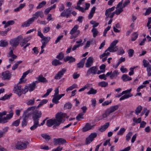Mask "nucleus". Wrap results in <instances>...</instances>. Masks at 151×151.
<instances>
[{
	"mask_svg": "<svg viewBox=\"0 0 151 151\" xmlns=\"http://www.w3.org/2000/svg\"><path fill=\"white\" fill-rule=\"evenodd\" d=\"M42 114L41 111L38 110L35 111L34 112V114L32 116V119L34 121V124L30 127L32 130L35 129L38 126H40L39 124V118L41 117Z\"/></svg>",
	"mask_w": 151,
	"mask_h": 151,
	"instance_id": "nucleus-1",
	"label": "nucleus"
},
{
	"mask_svg": "<svg viewBox=\"0 0 151 151\" xmlns=\"http://www.w3.org/2000/svg\"><path fill=\"white\" fill-rule=\"evenodd\" d=\"M66 116V114L65 113L62 112L58 113L55 115V120L57 123L56 125L59 126L61 123H63L65 121V117L67 118L68 117V116Z\"/></svg>",
	"mask_w": 151,
	"mask_h": 151,
	"instance_id": "nucleus-2",
	"label": "nucleus"
},
{
	"mask_svg": "<svg viewBox=\"0 0 151 151\" xmlns=\"http://www.w3.org/2000/svg\"><path fill=\"white\" fill-rule=\"evenodd\" d=\"M22 36L20 35L17 37L9 41V44L12 47L13 50H14V48H16L18 45L19 42L22 40Z\"/></svg>",
	"mask_w": 151,
	"mask_h": 151,
	"instance_id": "nucleus-3",
	"label": "nucleus"
},
{
	"mask_svg": "<svg viewBox=\"0 0 151 151\" xmlns=\"http://www.w3.org/2000/svg\"><path fill=\"white\" fill-rule=\"evenodd\" d=\"M118 41L117 40H114L111 42L110 46L105 50V52L109 51L110 52H114L117 51L118 50V46H115Z\"/></svg>",
	"mask_w": 151,
	"mask_h": 151,
	"instance_id": "nucleus-4",
	"label": "nucleus"
},
{
	"mask_svg": "<svg viewBox=\"0 0 151 151\" xmlns=\"http://www.w3.org/2000/svg\"><path fill=\"white\" fill-rule=\"evenodd\" d=\"M78 27V25H76L70 31V34L71 35L70 39L75 38L79 35L80 32L79 30H77Z\"/></svg>",
	"mask_w": 151,
	"mask_h": 151,
	"instance_id": "nucleus-5",
	"label": "nucleus"
},
{
	"mask_svg": "<svg viewBox=\"0 0 151 151\" xmlns=\"http://www.w3.org/2000/svg\"><path fill=\"white\" fill-rule=\"evenodd\" d=\"M27 145L25 142H18L15 145V148L18 150H23L26 148Z\"/></svg>",
	"mask_w": 151,
	"mask_h": 151,
	"instance_id": "nucleus-6",
	"label": "nucleus"
},
{
	"mask_svg": "<svg viewBox=\"0 0 151 151\" xmlns=\"http://www.w3.org/2000/svg\"><path fill=\"white\" fill-rule=\"evenodd\" d=\"M56 124H57V123L55 119L48 120L46 122L47 125L49 127L54 125L52 127L54 129L56 128V127L59 126H58L56 125Z\"/></svg>",
	"mask_w": 151,
	"mask_h": 151,
	"instance_id": "nucleus-7",
	"label": "nucleus"
},
{
	"mask_svg": "<svg viewBox=\"0 0 151 151\" xmlns=\"http://www.w3.org/2000/svg\"><path fill=\"white\" fill-rule=\"evenodd\" d=\"M23 89L21 88V86H17L14 87V93L20 96L23 93Z\"/></svg>",
	"mask_w": 151,
	"mask_h": 151,
	"instance_id": "nucleus-8",
	"label": "nucleus"
},
{
	"mask_svg": "<svg viewBox=\"0 0 151 151\" xmlns=\"http://www.w3.org/2000/svg\"><path fill=\"white\" fill-rule=\"evenodd\" d=\"M98 68L97 66H94L90 67L87 71L86 74L89 76L91 73L93 74H95L96 73L98 70Z\"/></svg>",
	"mask_w": 151,
	"mask_h": 151,
	"instance_id": "nucleus-9",
	"label": "nucleus"
},
{
	"mask_svg": "<svg viewBox=\"0 0 151 151\" xmlns=\"http://www.w3.org/2000/svg\"><path fill=\"white\" fill-rule=\"evenodd\" d=\"M66 70L64 68L59 71L55 76L54 78L56 80L60 79L66 72Z\"/></svg>",
	"mask_w": 151,
	"mask_h": 151,
	"instance_id": "nucleus-10",
	"label": "nucleus"
},
{
	"mask_svg": "<svg viewBox=\"0 0 151 151\" xmlns=\"http://www.w3.org/2000/svg\"><path fill=\"white\" fill-rule=\"evenodd\" d=\"M53 142L54 145H58L63 144L66 142V141L64 139L58 138L54 139Z\"/></svg>",
	"mask_w": 151,
	"mask_h": 151,
	"instance_id": "nucleus-11",
	"label": "nucleus"
},
{
	"mask_svg": "<svg viewBox=\"0 0 151 151\" xmlns=\"http://www.w3.org/2000/svg\"><path fill=\"white\" fill-rule=\"evenodd\" d=\"M35 18L36 17H33L32 18L29 19L27 21L23 23L22 25V27L29 26L30 24L34 22Z\"/></svg>",
	"mask_w": 151,
	"mask_h": 151,
	"instance_id": "nucleus-12",
	"label": "nucleus"
},
{
	"mask_svg": "<svg viewBox=\"0 0 151 151\" xmlns=\"http://www.w3.org/2000/svg\"><path fill=\"white\" fill-rule=\"evenodd\" d=\"M71 11L69 9L64 10L61 14V16L62 17H69L71 16Z\"/></svg>",
	"mask_w": 151,
	"mask_h": 151,
	"instance_id": "nucleus-13",
	"label": "nucleus"
},
{
	"mask_svg": "<svg viewBox=\"0 0 151 151\" xmlns=\"http://www.w3.org/2000/svg\"><path fill=\"white\" fill-rule=\"evenodd\" d=\"M94 126L95 125L94 124H92L89 123H87L85 126L83 128L82 131L83 132H86L90 130L93 128Z\"/></svg>",
	"mask_w": 151,
	"mask_h": 151,
	"instance_id": "nucleus-14",
	"label": "nucleus"
},
{
	"mask_svg": "<svg viewBox=\"0 0 151 151\" xmlns=\"http://www.w3.org/2000/svg\"><path fill=\"white\" fill-rule=\"evenodd\" d=\"M36 79L37 80V81H35V82L37 83L40 82L43 83H46L47 82V80L46 79L43 77L42 75H40L37 77L36 78Z\"/></svg>",
	"mask_w": 151,
	"mask_h": 151,
	"instance_id": "nucleus-15",
	"label": "nucleus"
},
{
	"mask_svg": "<svg viewBox=\"0 0 151 151\" xmlns=\"http://www.w3.org/2000/svg\"><path fill=\"white\" fill-rule=\"evenodd\" d=\"M11 75L9 71H6L2 73V78L4 80H9L11 78Z\"/></svg>",
	"mask_w": 151,
	"mask_h": 151,
	"instance_id": "nucleus-16",
	"label": "nucleus"
},
{
	"mask_svg": "<svg viewBox=\"0 0 151 151\" xmlns=\"http://www.w3.org/2000/svg\"><path fill=\"white\" fill-rule=\"evenodd\" d=\"M93 63V58L92 57H89L86 60L85 63L86 67V68L90 67L92 65Z\"/></svg>",
	"mask_w": 151,
	"mask_h": 151,
	"instance_id": "nucleus-17",
	"label": "nucleus"
},
{
	"mask_svg": "<svg viewBox=\"0 0 151 151\" xmlns=\"http://www.w3.org/2000/svg\"><path fill=\"white\" fill-rule=\"evenodd\" d=\"M32 70L30 71V70H28L27 71L24 73L23 74V75L22 76L21 78L20 79V81L19 82V83L20 84L22 83V82L24 81L23 80L24 79V78L26 77L27 75L29 73H32Z\"/></svg>",
	"mask_w": 151,
	"mask_h": 151,
	"instance_id": "nucleus-18",
	"label": "nucleus"
},
{
	"mask_svg": "<svg viewBox=\"0 0 151 151\" xmlns=\"http://www.w3.org/2000/svg\"><path fill=\"white\" fill-rule=\"evenodd\" d=\"M64 60L65 62L69 61V63H70L75 62L76 59L72 56H67L64 58Z\"/></svg>",
	"mask_w": 151,
	"mask_h": 151,
	"instance_id": "nucleus-19",
	"label": "nucleus"
},
{
	"mask_svg": "<svg viewBox=\"0 0 151 151\" xmlns=\"http://www.w3.org/2000/svg\"><path fill=\"white\" fill-rule=\"evenodd\" d=\"M119 107L118 105L112 106L110 107L109 109H107L110 114L116 110H117Z\"/></svg>",
	"mask_w": 151,
	"mask_h": 151,
	"instance_id": "nucleus-20",
	"label": "nucleus"
},
{
	"mask_svg": "<svg viewBox=\"0 0 151 151\" xmlns=\"http://www.w3.org/2000/svg\"><path fill=\"white\" fill-rule=\"evenodd\" d=\"M44 15L42 12L41 11H38L36 12L35 14H33V17H36L35 19H37L39 17H40L41 18H42L44 17Z\"/></svg>",
	"mask_w": 151,
	"mask_h": 151,
	"instance_id": "nucleus-21",
	"label": "nucleus"
},
{
	"mask_svg": "<svg viewBox=\"0 0 151 151\" xmlns=\"http://www.w3.org/2000/svg\"><path fill=\"white\" fill-rule=\"evenodd\" d=\"M86 58H83L81 61L77 64L78 68H82L83 67Z\"/></svg>",
	"mask_w": 151,
	"mask_h": 151,
	"instance_id": "nucleus-22",
	"label": "nucleus"
},
{
	"mask_svg": "<svg viewBox=\"0 0 151 151\" xmlns=\"http://www.w3.org/2000/svg\"><path fill=\"white\" fill-rule=\"evenodd\" d=\"M23 119L22 122V125L23 127L25 126L27 124L28 116L27 115H23Z\"/></svg>",
	"mask_w": 151,
	"mask_h": 151,
	"instance_id": "nucleus-23",
	"label": "nucleus"
},
{
	"mask_svg": "<svg viewBox=\"0 0 151 151\" xmlns=\"http://www.w3.org/2000/svg\"><path fill=\"white\" fill-rule=\"evenodd\" d=\"M36 82H34L33 83L31 84H30L29 85L28 87L29 88V91L30 92H31L36 87Z\"/></svg>",
	"mask_w": 151,
	"mask_h": 151,
	"instance_id": "nucleus-24",
	"label": "nucleus"
},
{
	"mask_svg": "<svg viewBox=\"0 0 151 151\" xmlns=\"http://www.w3.org/2000/svg\"><path fill=\"white\" fill-rule=\"evenodd\" d=\"M109 125V123L107 122L106 123L101 127L99 129V131L102 132L105 130Z\"/></svg>",
	"mask_w": 151,
	"mask_h": 151,
	"instance_id": "nucleus-25",
	"label": "nucleus"
},
{
	"mask_svg": "<svg viewBox=\"0 0 151 151\" xmlns=\"http://www.w3.org/2000/svg\"><path fill=\"white\" fill-rule=\"evenodd\" d=\"M62 63L60 62L57 59H55L53 60L52 62V64L55 66H57V65H61Z\"/></svg>",
	"mask_w": 151,
	"mask_h": 151,
	"instance_id": "nucleus-26",
	"label": "nucleus"
},
{
	"mask_svg": "<svg viewBox=\"0 0 151 151\" xmlns=\"http://www.w3.org/2000/svg\"><path fill=\"white\" fill-rule=\"evenodd\" d=\"M122 78L124 81H126L132 80V78L129 77V76L127 74L123 75L122 76Z\"/></svg>",
	"mask_w": 151,
	"mask_h": 151,
	"instance_id": "nucleus-27",
	"label": "nucleus"
},
{
	"mask_svg": "<svg viewBox=\"0 0 151 151\" xmlns=\"http://www.w3.org/2000/svg\"><path fill=\"white\" fill-rule=\"evenodd\" d=\"M3 116L1 112H0V123H5L7 122V121H6V117H3Z\"/></svg>",
	"mask_w": 151,
	"mask_h": 151,
	"instance_id": "nucleus-28",
	"label": "nucleus"
},
{
	"mask_svg": "<svg viewBox=\"0 0 151 151\" xmlns=\"http://www.w3.org/2000/svg\"><path fill=\"white\" fill-rule=\"evenodd\" d=\"M35 101L34 98L31 99H28L26 102V104L29 106H32L34 105Z\"/></svg>",
	"mask_w": 151,
	"mask_h": 151,
	"instance_id": "nucleus-29",
	"label": "nucleus"
},
{
	"mask_svg": "<svg viewBox=\"0 0 151 151\" xmlns=\"http://www.w3.org/2000/svg\"><path fill=\"white\" fill-rule=\"evenodd\" d=\"M133 95L131 93H129L128 94L124 95L119 99V100L121 101L125 99L128 98L130 97H132Z\"/></svg>",
	"mask_w": 151,
	"mask_h": 151,
	"instance_id": "nucleus-30",
	"label": "nucleus"
},
{
	"mask_svg": "<svg viewBox=\"0 0 151 151\" xmlns=\"http://www.w3.org/2000/svg\"><path fill=\"white\" fill-rule=\"evenodd\" d=\"M37 107L36 106H32L29 107L27 110L26 111L27 112H29L30 111H34V112L35 111H36V110H35L36 109H37L36 108Z\"/></svg>",
	"mask_w": 151,
	"mask_h": 151,
	"instance_id": "nucleus-31",
	"label": "nucleus"
},
{
	"mask_svg": "<svg viewBox=\"0 0 151 151\" xmlns=\"http://www.w3.org/2000/svg\"><path fill=\"white\" fill-rule=\"evenodd\" d=\"M53 98L52 99V101L53 103L57 104L59 102L58 100L60 99H59V97L58 95L57 96H53Z\"/></svg>",
	"mask_w": 151,
	"mask_h": 151,
	"instance_id": "nucleus-32",
	"label": "nucleus"
},
{
	"mask_svg": "<svg viewBox=\"0 0 151 151\" xmlns=\"http://www.w3.org/2000/svg\"><path fill=\"white\" fill-rule=\"evenodd\" d=\"M115 9V7L114 6L106 10L105 14L106 16H107L109 13L111 12L114 11Z\"/></svg>",
	"mask_w": 151,
	"mask_h": 151,
	"instance_id": "nucleus-33",
	"label": "nucleus"
},
{
	"mask_svg": "<svg viewBox=\"0 0 151 151\" xmlns=\"http://www.w3.org/2000/svg\"><path fill=\"white\" fill-rule=\"evenodd\" d=\"M108 83L105 81H101L99 83L98 85L102 87H105L108 86Z\"/></svg>",
	"mask_w": 151,
	"mask_h": 151,
	"instance_id": "nucleus-34",
	"label": "nucleus"
},
{
	"mask_svg": "<svg viewBox=\"0 0 151 151\" xmlns=\"http://www.w3.org/2000/svg\"><path fill=\"white\" fill-rule=\"evenodd\" d=\"M31 38V37L29 36V39L28 40H26V39H24L23 40V41L21 42L20 44V45L21 47H23L26 44V43L28 42Z\"/></svg>",
	"mask_w": 151,
	"mask_h": 151,
	"instance_id": "nucleus-35",
	"label": "nucleus"
},
{
	"mask_svg": "<svg viewBox=\"0 0 151 151\" xmlns=\"http://www.w3.org/2000/svg\"><path fill=\"white\" fill-rule=\"evenodd\" d=\"M64 58V54L63 53L61 52L56 57V58L58 59L59 60H62Z\"/></svg>",
	"mask_w": 151,
	"mask_h": 151,
	"instance_id": "nucleus-36",
	"label": "nucleus"
},
{
	"mask_svg": "<svg viewBox=\"0 0 151 151\" xmlns=\"http://www.w3.org/2000/svg\"><path fill=\"white\" fill-rule=\"evenodd\" d=\"M72 105L71 103L68 102L64 105V107L65 109H69L72 107Z\"/></svg>",
	"mask_w": 151,
	"mask_h": 151,
	"instance_id": "nucleus-37",
	"label": "nucleus"
},
{
	"mask_svg": "<svg viewBox=\"0 0 151 151\" xmlns=\"http://www.w3.org/2000/svg\"><path fill=\"white\" fill-rule=\"evenodd\" d=\"M41 136L43 138L45 139L46 140L48 141L51 139L50 136L46 134H42Z\"/></svg>",
	"mask_w": 151,
	"mask_h": 151,
	"instance_id": "nucleus-38",
	"label": "nucleus"
},
{
	"mask_svg": "<svg viewBox=\"0 0 151 151\" xmlns=\"http://www.w3.org/2000/svg\"><path fill=\"white\" fill-rule=\"evenodd\" d=\"M91 31L93 33V36L94 37H95L99 33V32L96 28H93Z\"/></svg>",
	"mask_w": 151,
	"mask_h": 151,
	"instance_id": "nucleus-39",
	"label": "nucleus"
},
{
	"mask_svg": "<svg viewBox=\"0 0 151 151\" xmlns=\"http://www.w3.org/2000/svg\"><path fill=\"white\" fill-rule=\"evenodd\" d=\"M142 109V107L140 106H138L136 109L135 110V114L137 115H138V114L140 113Z\"/></svg>",
	"mask_w": 151,
	"mask_h": 151,
	"instance_id": "nucleus-40",
	"label": "nucleus"
},
{
	"mask_svg": "<svg viewBox=\"0 0 151 151\" xmlns=\"http://www.w3.org/2000/svg\"><path fill=\"white\" fill-rule=\"evenodd\" d=\"M97 136V134L94 132L91 133L89 136L88 137L90 138L91 141H93L94 139Z\"/></svg>",
	"mask_w": 151,
	"mask_h": 151,
	"instance_id": "nucleus-41",
	"label": "nucleus"
},
{
	"mask_svg": "<svg viewBox=\"0 0 151 151\" xmlns=\"http://www.w3.org/2000/svg\"><path fill=\"white\" fill-rule=\"evenodd\" d=\"M97 92L96 90L94 89L93 88H91L90 91L87 93L88 94H95Z\"/></svg>",
	"mask_w": 151,
	"mask_h": 151,
	"instance_id": "nucleus-42",
	"label": "nucleus"
},
{
	"mask_svg": "<svg viewBox=\"0 0 151 151\" xmlns=\"http://www.w3.org/2000/svg\"><path fill=\"white\" fill-rule=\"evenodd\" d=\"M46 3V2L45 1H42L38 5L37 7V9L41 8L45 5Z\"/></svg>",
	"mask_w": 151,
	"mask_h": 151,
	"instance_id": "nucleus-43",
	"label": "nucleus"
},
{
	"mask_svg": "<svg viewBox=\"0 0 151 151\" xmlns=\"http://www.w3.org/2000/svg\"><path fill=\"white\" fill-rule=\"evenodd\" d=\"M8 42L5 40H1V41L0 43V46L2 47H5L7 46Z\"/></svg>",
	"mask_w": 151,
	"mask_h": 151,
	"instance_id": "nucleus-44",
	"label": "nucleus"
},
{
	"mask_svg": "<svg viewBox=\"0 0 151 151\" xmlns=\"http://www.w3.org/2000/svg\"><path fill=\"white\" fill-rule=\"evenodd\" d=\"M147 74L148 76H151V65H149L147 67Z\"/></svg>",
	"mask_w": 151,
	"mask_h": 151,
	"instance_id": "nucleus-45",
	"label": "nucleus"
},
{
	"mask_svg": "<svg viewBox=\"0 0 151 151\" xmlns=\"http://www.w3.org/2000/svg\"><path fill=\"white\" fill-rule=\"evenodd\" d=\"M123 8L122 7H121L119 9H117L114 12L116 14H119L123 11Z\"/></svg>",
	"mask_w": 151,
	"mask_h": 151,
	"instance_id": "nucleus-46",
	"label": "nucleus"
},
{
	"mask_svg": "<svg viewBox=\"0 0 151 151\" xmlns=\"http://www.w3.org/2000/svg\"><path fill=\"white\" fill-rule=\"evenodd\" d=\"M110 114V113L107 109L105 111L104 113L102 114V116L103 118H106Z\"/></svg>",
	"mask_w": 151,
	"mask_h": 151,
	"instance_id": "nucleus-47",
	"label": "nucleus"
},
{
	"mask_svg": "<svg viewBox=\"0 0 151 151\" xmlns=\"http://www.w3.org/2000/svg\"><path fill=\"white\" fill-rule=\"evenodd\" d=\"M125 131V129L124 128H121L117 132V134L118 135H121L123 134Z\"/></svg>",
	"mask_w": 151,
	"mask_h": 151,
	"instance_id": "nucleus-48",
	"label": "nucleus"
},
{
	"mask_svg": "<svg viewBox=\"0 0 151 151\" xmlns=\"http://www.w3.org/2000/svg\"><path fill=\"white\" fill-rule=\"evenodd\" d=\"M132 133L131 132H129L128 133L126 136V140L129 141L131 138V137L132 136Z\"/></svg>",
	"mask_w": 151,
	"mask_h": 151,
	"instance_id": "nucleus-49",
	"label": "nucleus"
},
{
	"mask_svg": "<svg viewBox=\"0 0 151 151\" xmlns=\"http://www.w3.org/2000/svg\"><path fill=\"white\" fill-rule=\"evenodd\" d=\"M19 123L20 119H18L14 122L12 123V125L16 127H17L19 125Z\"/></svg>",
	"mask_w": 151,
	"mask_h": 151,
	"instance_id": "nucleus-50",
	"label": "nucleus"
},
{
	"mask_svg": "<svg viewBox=\"0 0 151 151\" xmlns=\"http://www.w3.org/2000/svg\"><path fill=\"white\" fill-rule=\"evenodd\" d=\"M41 41H44V42H48L50 40V37H46L44 36V37L42 38Z\"/></svg>",
	"mask_w": 151,
	"mask_h": 151,
	"instance_id": "nucleus-51",
	"label": "nucleus"
},
{
	"mask_svg": "<svg viewBox=\"0 0 151 151\" xmlns=\"http://www.w3.org/2000/svg\"><path fill=\"white\" fill-rule=\"evenodd\" d=\"M75 8L76 9L79 10L80 11H81V12H84L85 9H84L83 7H81L80 6L78 5H77V6L75 7Z\"/></svg>",
	"mask_w": 151,
	"mask_h": 151,
	"instance_id": "nucleus-52",
	"label": "nucleus"
},
{
	"mask_svg": "<svg viewBox=\"0 0 151 151\" xmlns=\"http://www.w3.org/2000/svg\"><path fill=\"white\" fill-rule=\"evenodd\" d=\"M118 74V71L116 70L114 71L113 73L112 72V75L110 76V78L112 79L114 77L116 76Z\"/></svg>",
	"mask_w": 151,
	"mask_h": 151,
	"instance_id": "nucleus-53",
	"label": "nucleus"
},
{
	"mask_svg": "<svg viewBox=\"0 0 151 151\" xmlns=\"http://www.w3.org/2000/svg\"><path fill=\"white\" fill-rule=\"evenodd\" d=\"M111 27L110 26H108L105 29L103 32V36H106V34L107 32L109 31Z\"/></svg>",
	"mask_w": 151,
	"mask_h": 151,
	"instance_id": "nucleus-54",
	"label": "nucleus"
},
{
	"mask_svg": "<svg viewBox=\"0 0 151 151\" xmlns=\"http://www.w3.org/2000/svg\"><path fill=\"white\" fill-rule=\"evenodd\" d=\"M10 28H8L5 31H2L1 32V34L2 36H5L7 34V33L10 30Z\"/></svg>",
	"mask_w": 151,
	"mask_h": 151,
	"instance_id": "nucleus-55",
	"label": "nucleus"
},
{
	"mask_svg": "<svg viewBox=\"0 0 151 151\" xmlns=\"http://www.w3.org/2000/svg\"><path fill=\"white\" fill-rule=\"evenodd\" d=\"M110 54V53L109 52H105V53H104L102 55L100 56V58H103L105 57H106L109 55Z\"/></svg>",
	"mask_w": 151,
	"mask_h": 151,
	"instance_id": "nucleus-56",
	"label": "nucleus"
},
{
	"mask_svg": "<svg viewBox=\"0 0 151 151\" xmlns=\"http://www.w3.org/2000/svg\"><path fill=\"white\" fill-rule=\"evenodd\" d=\"M134 53V51L132 49H130L128 50V55L129 57H132Z\"/></svg>",
	"mask_w": 151,
	"mask_h": 151,
	"instance_id": "nucleus-57",
	"label": "nucleus"
},
{
	"mask_svg": "<svg viewBox=\"0 0 151 151\" xmlns=\"http://www.w3.org/2000/svg\"><path fill=\"white\" fill-rule=\"evenodd\" d=\"M13 115V113L12 112L10 113L9 114H7L6 116V121H7V120L12 118Z\"/></svg>",
	"mask_w": 151,
	"mask_h": 151,
	"instance_id": "nucleus-58",
	"label": "nucleus"
},
{
	"mask_svg": "<svg viewBox=\"0 0 151 151\" xmlns=\"http://www.w3.org/2000/svg\"><path fill=\"white\" fill-rule=\"evenodd\" d=\"M143 63L144 67H147L149 65V63L145 60H143Z\"/></svg>",
	"mask_w": 151,
	"mask_h": 151,
	"instance_id": "nucleus-59",
	"label": "nucleus"
},
{
	"mask_svg": "<svg viewBox=\"0 0 151 151\" xmlns=\"http://www.w3.org/2000/svg\"><path fill=\"white\" fill-rule=\"evenodd\" d=\"M99 78L100 79H103L104 80H106V76L104 74L100 75L99 76Z\"/></svg>",
	"mask_w": 151,
	"mask_h": 151,
	"instance_id": "nucleus-60",
	"label": "nucleus"
},
{
	"mask_svg": "<svg viewBox=\"0 0 151 151\" xmlns=\"http://www.w3.org/2000/svg\"><path fill=\"white\" fill-rule=\"evenodd\" d=\"M82 45V44H79L78 45H74L73 47L72 48V50L73 51H74L76 50V49L79 47L80 46H81Z\"/></svg>",
	"mask_w": 151,
	"mask_h": 151,
	"instance_id": "nucleus-61",
	"label": "nucleus"
},
{
	"mask_svg": "<svg viewBox=\"0 0 151 151\" xmlns=\"http://www.w3.org/2000/svg\"><path fill=\"white\" fill-rule=\"evenodd\" d=\"M50 27H46L44 28L43 30V32L44 33H46L50 31Z\"/></svg>",
	"mask_w": 151,
	"mask_h": 151,
	"instance_id": "nucleus-62",
	"label": "nucleus"
},
{
	"mask_svg": "<svg viewBox=\"0 0 151 151\" xmlns=\"http://www.w3.org/2000/svg\"><path fill=\"white\" fill-rule=\"evenodd\" d=\"M73 77L74 79H76L78 78L80 76V74H78L77 73L75 72L73 74Z\"/></svg>",
	"mask_w": 151,
	"mask_h": 151,
	"instance_id": "nucleus-63",
	"label": "nucleus"
},
{
	"mask_svg": "<svg viewBox=\"0 0 151 151\" xmlns=\"http://www.w3.org/2000/svg\"><path fill=\"white\" fill-rule=\"evenodd\" d=\"M151 12V7H149L146 10L145 14V15H149Z\"/></svg>",
	"mask_w": 151,
	"mask_h": 151,
	"instance_id": "nucleus-64",
	"label": "nucleus"
}]
</instances>
